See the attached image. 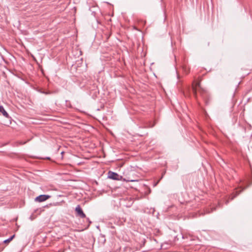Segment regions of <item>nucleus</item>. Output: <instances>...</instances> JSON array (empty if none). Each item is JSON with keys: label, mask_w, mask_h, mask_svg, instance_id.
<instances>
[{"label": "nucleus", "mask_w": 252, "mask_h": 252, "mask_svg": "<svg viewBox=\"0 0 252 252\" xmlns=\"http://www.w3.org/2000/svg\"><path fill=\"white\" fill-rule=\"evenodd\" d=\"M192 90L195 97L197 96V91H198L201 95L205 92V91L201 88L200 82H196L195 85H193Z\"/></svg>", "instance_id": "f257e3e1"}, {"label": "nucleus", "mask_w": 252, "mask_h": 252, "mask_svg": "<svg viewBox=\"0 0 252 252\" xmlns=\"http://www.w3.org/2000/svg\"><path fill=\"white\" fill-rule=\"evenodd\" d=\"M108 177L110 179L115 180H120L122 178V177L117 173L113 172L112 171H109L108 173Z\"/></svg>", "instance_id": "f03ea898"}, {"label": "nucleus", "mask_w": 252, "mask_h": 252, "mask_svg": "<svg viewBox=\"0 0 252 252\" xmlns=\"http://www.w3.org/2000/svg\"><path fill=\"white\" fill-rule=\"evenodd\" d=\"M75 212H76L77 216H79V217L81 218H86V215L83 212L82 208H81L80 206L79 205H78L75 209Z\"/></svg>", "instance_id": "7ed1b4c3"}, {"label": "nucleus", "mask_w": 252, "mask_h": 252, "mask_svg": "<svg viewBox=\"0 0 252 252\" xmlns=\"http://www.w3.org/2000/svg\"><path fill=\"white\" fill-rule=\"evenodd\" d=\"M49 198H50V196L49 195L42 194L36 197L35 198V201L39 202H41L46 201Z\"/></svg>", "instance_id": "20e7f679"}, {"label": "nucleus", "mask_w": 252, "mask_h": 252, "mask_svg": "<svg viewBox=\"0 0 252 252\" xmlns=\"http://www.w3.org/2000/svg\"><path fill=\"white\" fill-rule=\"evenodd\" d=\"M0 112L6 118H9V115L7 112L5 110L4 108L2 106H0Z\"/></svg>", "instance_id": "39448f33"}, {"label": "nucleus", "mask_w": 252, "mask_h": 252, "mask_svg": "<svg viewBox=\"0 0 252 252\" xmlns=\"http://www.w3.org/2000/svg\"><path fill=\"white\" fill-rule=\"evenodd\" d=\"M245 188H244L243 189H241V190H240L239 191H236L235 192V194L234 193H233L231 196L230 197V199L231 200H232L233 199H234L238 194H239Z\"/></svg>", "instance_id": "423d86ee"}, {"label": "nucleus", "mask_w": 252, "mask_h": 252, "mask_svg": "<svg viewBox=\"0 0 252 252\" xmlns=\"http://www.w3.org/2000/svg\"><path fill=\"white\" fill-rule=\"evenodd\" d=\"M15 237V235L11 236L10 238L7 239L5 240L3 242L4 243L7 244L9 243Z\"/></svg>", "instance_id": "0eeeda50"}, {"label": "nucleus", "mask_w": 252, "mask_h": 252, "mask_svg": "<svg viewBox=\"0 0 252 252\" xmlns=\"http://www.w3.org/2000/svg\"><path fill=\"white\" fill-rule=\"evenodd\" d=\"M40 92L42 94H50V93L49 92L40 91Z\"/></svg>", "instance_id": "6e6552de"}, {"label": "nucleus", "mask_w": 252, "mask_h": 252, "mask_svg": "<svg viewBox=\"0 0 252 252\" xmlns=\"http://www.w3.org/2000/svg\"><path fill=\"white\" fill-rule=\"evenodd\" d=\"M87 220H88L90 225L92 223V222L89 220V218H87Z\"/></svg>", "instance_id": "1a4fd4ad"}, {"label": "nucleus", "mask_w": 252, "mask_h": 252, "mask_svg": "<svg viewBox=\"0 0 252 252\" xmlns=\"http://www.w3.org/2000/svg\"><path fill=\"white\" fill-rule=\"evenodd\" d=\"M229 203V200H226L225 202V204H227Z\"/></svg>", "instance_id": "9d476101"}, {"label": "nucleus", "mask_w": 252, "mask_h": 252, "mask_svg": "<svg viewBox=\"0 0 252 252\" xmlns=\"http://www.w3.org/2000/svg\"><path fill=\"white\" fill-rule=\"evenodd\" d=\"M58 252H64V251L63 250H60V251H59Z\"/></svg>", "instance_id": "9b49d317"}, {"label": "nucleus", "mask_w": 252, "mask_h": 252, "mask_svg": "<svg viewBox=\"0 0 252 252\" xmlns=\"http://www.w3.org/2000/svg\"><path fill=\"white\" fill-rule=\"evenodd\" d=\"M215 210V208H214L213 209H212V211H211V212L213 211H214V210Z\"/></svg>", "instance_id": "f8f14e48"}, {"label": "nucleus", "mask_w": 252, "mask_h": 252, "mask_svg": "<svg viewBox=\"0 0 252 252\" xmlns=\"http://www.w3.org/2000/svg\"><path fill=\"white\" fill-rule=\"evenodd\" d=\"M61 154H62V155H63V152H62L61 153Z\"/></svg>", "instance_id": "ddd939ff"}]
</instances>
